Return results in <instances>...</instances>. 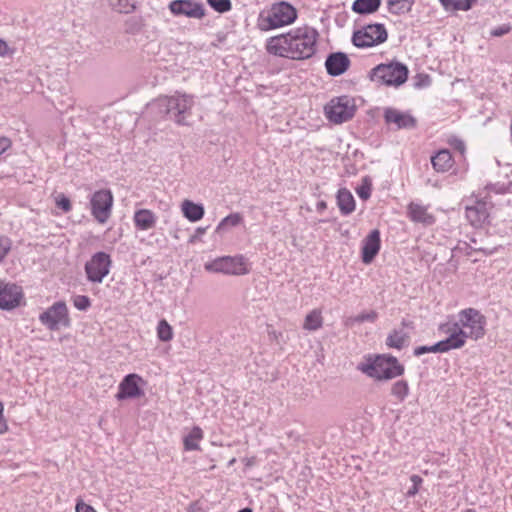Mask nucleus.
Returning <instances> with one entry per match:
<instances>
[{"label":"nucleus","instance_id":"1","mask_svg":"<svg viewBox=\"0 0 512 512\" xmlns=\"http://www.w3.org/2000/svg\"><path fill=\"white\" fill-rule=\"evenodd\" d=\"M318 36L314 28L298 27L288 33L270 37L266 50L269 54L292 60L308 59L316 52Z\"/></svg>","mask_w":512,"mask_h":512},{"label":"nucleus","instance_id":"2","mask_svg":"<svg viewBox=\"0 0 512 512\" xmlns=\"http://www.w3.org/2000/svg\"><path fill=\"white\" fill-rule=\"evenodd\" d=\"M487 318L476 308H465L457 313L455 320H449L439 326V330L448 334L453 349L465 346L467 340L478 341L486 335Z\"/></svg>","mask_w":512,"mask_h":512},{"label":"nucleus","instance_id":"3","mask_svg":"<svg viewBox=\"0 0 512 512\" xmlns=\"http://www.w3.org/2000/svg\"><path fill=\"white\" fill-rule=\"evenodd\" d=\"M153 105L157 107L160 113L167 115L176 124L188 125L187 118L191 116L194 97L186 93L176 92L171 96L159 97Z\"/></svg>","mask_w":512,"mask_h":512},{"label":"nucleus","instance_id":"4","mask_svg":"<svg viewBox=\"0 0 512 512\" xmlns=\"http://www.w3.org/2000/svg\"><path fill=\"white\" fill-rule=\"evenodd\" d=\"M297 18L296 9L288 2L274 3L269 10L262 11L257 20L262 31L277 29L292 24Z\"/></svg>","mask_w":512,"mask_h":512},{"label":"nucleus","instance_id":"5","mask_svg":"<svg viewBox=\"0 0 512 512\" xmlns=\"http://www.w3.org/2000/svg\"><path fill=\"white\" fill-rule=\"evenodd\" d=\"M359 369L366 375L378 379L388 380L401 376L404 373V366L394 356L378 355L374 360L362 364Z\"/></svg>","mask_w":512,"mask_h":512},{"label":"nucleus","instance_id":"6","mask_svg":"<svg viewBox=\"0 0 512 512\" xmlns=\"http://www.w3.org/2000/svg\"><path fill=\"white\" fill-rule=\"evenodd\" d=\"M408 68L399 62L380 64L372 69L371 79L387 86H400L406 82Z\"/></svg>","mask_w":512,"mask_h":512},{"label":"nucleus","instance_id":"7","mask_svg":"<svg viewBox=\"0 0 512 512\" xmlns=\"http://www.w3.org/2000/svg\"><path fill=\"white\" fill-rule=\"evenodd\" d=\"M204 269L211 273L237 276L249 273L248 263L243 255L218 257L210 262H206Z\"/></svg>","mask_w":512,"mask_h":512},{"label":"nucleus","instance_id":"8","mask_svg":"<svg viewBox=\"0 0 512 512\" xmlns=\"http://www.w3.org/2000/svg\"><path fill=\"white\" fill-rule=\"evenodd\" d=\"M388 38V32L383 24H368L355 31L352 43L358 48H369L384 43Z\"/></svg>","mask_w":512,"mask_h":512},{"label":"nucleus","instance_id":"9","mask_svg":"<svg viewBox=\"0 0 512 512\" xmlns=\"http://www.w3.org/2000/svg\"><path fill=\"white\" fill-rule=\"evenodd\" d=\"M39 321L50 331L71 325L69 311L64 301H57L39 315Z\"/></svg>","mask_w":512,"mask_h":512},{"label":"nucleus","instance_id":"10","mask_svg":"<svg viewBox=\"0 0 512 512\" xmlns=\"http://www.w3.org/2000/svg\"><path fill=\"white\" fill-rule=\"evenodd\" d=\"M329 121L341 124L350 120L355 114V105L348 96L333 98L324 108Z\"/></svg>","mask_w":512,"mask_h":512},{"label":"nucleus","instance_id":"11","mask_svg":"<svg viewBox=\"0 0 512 512\" xmlns=\"http://www.w3.org/2000/svg\"><path fill=\"white\" fill-rule=\"evenodd\" d=\"M112 260L109 254L97 252L85 264L87 279L93 283H101L109 274Z\"/></svg>","mask_w":512,"mask_h":512},{"label":"nucleus","instance_id":"12","mask_svg":"<svg viewBox=\"0 0 512 512\" xmlns=\"http://www.w3.org/2000/svg\"><path fill=\"white\" fill-rule=\"evenodd\" d=\"M112 205L113 195L110 190H98L91 196V214L100 224L106 223L110 218Z\"/></svg>","mask_w":512,"mask_h":512},{"label":"nucleus","instance_id":"13","mask_svg":"<svg viewBox=\"0 0 512 512\" xmlns=\"http://www.w3.org/2000/svg\"><path fill=\"white\" fill-rule=\"evenodd\" d=\"M169 9L174 16L202 19L205 16V8L202 3L194 0H173Z\"/></svg>","mask_w":512,"mask_h":512},{"label":"nucleus","instance_id":"14","mask_svg":"<svg viewBox=\"0 0 512 512\" xmlns=\"http://www.w3.org/2000/svg\"><path fill=\"white\" fill-rule=\"evenodd\" d=\"M140 383H143V379L138 374L131 373L126 375L118 386L116 399L121 401L141 397L144 392L140 387Z\"/></svg>","mask_w":512,"mask_h":512},{"label":"nucleus","instance_id":"15","mask_svg":"<svg viewBox=\"0 0 512 512\" xmlns=\"http://www.w3.org/2000/svg\"><path fill=\"white\" fill-rule=\"evenodd\" d=\"M384 121L392 129H413L417 121L409 112H402L396 108L387 107L384 109Z\"/></svg>","mask_w":512,"mask_h":512},{"label":"nucleus","instance_id":"16","mask_svg":"<svg viewBox=\"0 0 512 512\" xmlns=\"http://www.w3.org/2000/svg\"><path fill=\"white\" fill-rule=\"evenodd\" d=\"M22 288L13 283H0V309L11 310L20 305Z\"/></svg>","mask_w":512,"mask_h":512},{"label":"nucleus","instance_id":"17","mask_svg":"<svg viewBox=\"0 0 512 512\" xmlns=\"http://www.w3.org/2000/svg\"><path fill=\"white\" fill-rule=\"evenodd\" d=\"M491 207V203L477 201L474 205L466 208V218L472 226L482 227L488 223Z\"/></svg>","mask_w":512,"mask_h":512},{"label":"nucleus","instance_id":"18","mask_svg":"<svg viewBox=\"0 0 512 512\" xmlns=\"http://www.w3.org/2000/svg\"><path fill=\"white\" fill-rule=\"evenodd\" d=\"M381 247L380 232L372 230L362 241V261L365 264L371 263L379 253Z\"/></svg>","mask_w":512,"mask_h":512},{"label":"nucleus","instance_id":"19","mask_svg":"<svg viewBox=\"0 0 512 512\" xmlns=\"http://www.w3.org/2000/svg\"><path fill=\"white\" fill-rule=\"evenodd\" d=\"M350 66V59L343 52L331 53L327 56L325 67L331 76H339L345 73Z\"/></svg>","mask_w":512,"mask_h":512},{"label":"nucleus","instance_id":"20","mask_svg":"<svg viewBox=\"0 0 512 512\" xmlns=\"http://www.w3.org/2000/svg\"><path fill=\"white\" fill-rule=\"evenodd\" d=\"M407 216L412 222L420 223L423 226H431L436 222L433 214L428 212V208L424 205L411 202L407 206Z\"/></svg>","mask_w":512,"mask_h":512},{"label":"nucleus","instance_id":"21","mask_svg":"<svg viewBox=\"0 0 512 512\" xmlns=\"http://www.w3.org/2000/svg\"><path fill=\"white\" fill-rule=\"evenodd\" d=\"M133 221L137 229L146 231L155 227L157 216L149 209H139L135 211Z\"/></svg>","mask_w":512,"mask_h":512},{"label":"nucleus","instance_id":"22","mask_svg":"<svg viewBox=\"0 0 512 512\" xmlns=\"http://www.w3.org/2000/svg\"><path fill=\"white\" fill-rule=\"evenodd\" d=\"M431 163L435 171L443 173L452 168L454 160L448 149H442L431 157Z\"/></svg>","mask_w":512,"mask_h":512},{"label":"nucleus","instance_id":"23","mask_svg":"<svg viewBox=\"0 0 512 512\" xmlns=\"http://www.w3.org/2000/svg\"><path fill=\"white\" fill-rule=\"evenodd\" d=\"M336 199L340 213L343 216H348L355 210V199L348 189H339Z\"/></svg>","mask_w":512,"mask_h":512},{"label":"nucleus","instance_id":"24","mask_svg":"<svg viewBox=\"0 0 512 512\" xmlns=\"http://www.w3.org/2000/svg\"><path fill=\"white\" fill-rule=\"evenodd\" d=\"M381 4L382 0H355L351 10L359 15H369L377 12Z\"/></svg>","mask_w":512,"mask_h":512},{"label":"nucleus","instance_id":"25","mask_svg":"<svg viewBox=\"0 0 512 512\" xmlns=\"http://www.w3.org/2000/svg\"><path fill=\"white\" fill-rule=\"evenodd\" d=\"M181 207L183 215L191 222L201 220L205 213L202 204H196L190 200H184Z\"/></svg>","mask_w":512,"mask_h":512},{"label":"nucleus","instance_id":"26","mask_svg":"<svg viewBox=\"0 0 512 512\" xmlns=\"http://www.w3.org/2000/svg\"><path fill=\"white\" fill-rule=\"evenodd\" d=\"M450 350H454L452 348L451 343L449 342L448 338L441 340L434 345L431 346H419L414 349V355L415 356H421L425 353H445Z\"/></svg>","mask_w":512,"mask_h":512},{"label":"nucleus","instance_id":"27","mask_svg":"<svg viewBox=\"0 0 512 512\" xmlns=\"http://www.w3.org/2000/svg\"><path fill=\"white\" fill-rule=\"evenodd\" d=\"M203 431L200 427L194 426L191 431L184 437V449L186 451L200 450L199 441L203 439Z\"/></svg>","mask_w":512,"mask_h":512},{"label":"nucleus","instance_id":"28","mask_svg":"<svg viewBox=\"0 0 512 512\" xmlns=\"http://www.w3.org/2000/svg\"><path fill=\"white\" fill-rule=\"evenodd\" d=\"M408 339L409 335L407 332H405L403 329H395L388 335L386 344L391 348L400 350L406 345Z\"/></svg>","mask_w":512,"mask_h":512},{"label":"nucleus","instance_id":"29","mask_svg":"<svg viewBox=\"0 0 512 512\" xmlns=\"http://www.w3.org/2000/svg\"><path fill=\"white\" fill-rule=\"evenodd\" d=\"M323 325V318L319 310H312L305 317L303 328L308 331H316Z\"/></svg>","mask_w":512,"mask_h":512},{"label":"nucleus","instance_id":"30","mask_svg":"<svg viewBox=\"0 0 512 512\" xmlns=\"http://www.w3.org/2000/svg\"><path fill=\"white\" fill-rule=\"evenodd\" d=\"M243 221V217L240 213H231L225 218H223L220 223L217 225L215 232L222 233L226 231L228 228L236 227L241 224Z\"/></svg>","mask_w":512,"mask_h":512},{"label":"nucleus","instance_id":"31","mask_svg":"<svg viewBox=\"0 0 512 512\" xmlns=\"http://www.w3.org/2000/svg\"><path fill=\"white\" fill-rule=\"evenodd\" d=\"M388 10L392 14H403L409 12L414 4V0H387Z\"/></svg>","mask_w":512,"mask_h":512},{"label":"nucleus","instance_id":"32","mask_svg":"<svg viewBox=\"0 0 512 512\" xmlns=\"http://www.w3.org/2000/svg\"><path fill=\"white\" fill-rule=\"evenodd\" d=\"M391 394L397 398L398 401L403 402L409 394V385L406 380L396 381L391 388Z\"/></svg>","mask_w":512,"mask_h":512},{"label":"nucleus","instance_id":"33","mask_svg":"<svg viewBox=\"0 0 512 512\" xmlns=\"http://www.w3.org/2000/svg\"><path fill=\"white\" fill-rule=\"evenodd\" d=\"M157 337L163 342H168L173 338V329L165 319L158 322Z\"/></svg>","mask_w":512,"mask_h":512},{"label":"nucleus","instance_id":"34","mask_svg":"<svg viewBox=\"0 0 512 512\" xmlns=\"http://www.w3.org/2000/svg\"><path fill=\"white\" fill-rule=\"evenodd\" d=\"M109 2L112 9L119 13H131L135 9L134 4L130 0H110Z\"/></svg>","mask_w":512,"mask_h":512},{"label":"nucleus","instance_id":"35","mask_svg":"<svg viewBox=\"0 0 512 512\" xmlns=\"http://www.w3.org/2000/svg\"><path fill=\"white\" fill-rule=\"evenodd\" d=\"M378 318V314L376 311L371 310L368 312H362L354 317L348 319L347 324L351 323H363V322H375Z\"/></svg>","mask_w":512,"mask_h":512},{"label":"nucleus","instance_id":"36","mask_svg":"<svg viewBox=\"0 0 512 512\" xmlns=\"http://www.w3.org/2000/svg\"><path fill=\"white\" fill-rule=\"evenodd\" d=\"M207 3L215 11L225 13L231 10L232 4L230 0H207Z\"/></svg>","mask_w":512,"mask_h":512},{"label":"nucleus","instance_id":"37","mask_svg":"<svg viewBox=\"0 0 512 512\" xmlns=\"http://www.w3.org/2000/svg\"><path fill=\"white\" fill-rule=\"evenodd\" d=\"M446 4H442L446 10H463L467 11L470 9L469 3H465L464 0H448L445 2Z\"/></svg>","mask_w":512,"mask_h":512},{"label":"nucleus","instance_id":"38","mask_svg":"<svg viewBox=\"0 0 512 512\" xmlns=\"http://www.w3.org/2000/svg\"><path fill=\"white\" fill-rule=\"evenodd\" d=\"M410 480L412 482V486L406 492V496L409 498L414 497L419 492V488H420L421 484L423 483V479L419 475H416V474H413L410 477Z\"/></svg>","mask_w":512,"mask_h":512},{"label":"nucleus","instance_id":"39","mask_svg":"<svg viewBox=\"0 0 512 512\" xmlns=\"http://www.w3.org/2000/svg\"><path fill=\"white\" fill-rule=\"evenodd\" d=\"M73 305L80 311H86L91 306V301L88 296L76 295L73 298Z\"/></svg>","mask_w":512,"mask_h":512},{"label":"nucleus","instance_id":"40","mask_svg":"<svg viewBox=\"0 0 512 512\" xmlns=\"http://www.w3.org/2000/svg\"><path fill=\"white\" fill-rule=\"evenodd\" d=\"M11 249V241L5 236H0V262L6 257Z\"/></svg>","mask_w":512,"mask_h":512},{"label":"nucleus","instance_id":"41","mask_svg":"<svg viewBox=\"0 0 512 512\" xmlns=\"http://www.w3.org/2000/svg\"><path fill=\"white\" fill-rule=\"evenodd\" d=\"M56 204H57V207L60 208L61 210H63V212H65V213L71 211V209H72L70 199L63 194H60L57 197Z\"/></svg>","mask_w":512,"mask_h":512},{"label":"nucleus","instance_id":"42","mask_svg":"<svg viewBox=\"0 0 512 512\" xmlns=\"http://www.w3.org/2000/svg\"><path fill=\"white\" fill-rule=\"evenodd\" d=\"M208 228V226L196 228L194 234L189 237L188 243L195 244L197 242L202 241V236L207 232Z\"/></svg>","mask_w":512,"mask_h":512},{"label":"nucleus","instance_id":"43","mask_svg":"<svg viewBox=\"0 0 512 512\" xmlns=\"http://www.w3.org/2000/svg\"><path fill=\"white\" fill-rule=\"evenodd\" d=\"M75 511L76 512H97L91 505L86 504L81 498H77V500H76Z\"/></svg>","mask_w":512,"mask_h":512},{"label":"nucleus","instance_id":"44","mask_svg":"<svg viewBox=\"0 0 512 512\" xmlns=\"http://www.w3.org/2000/svg\"><path fill=\"white\" fill-rule=\"evenodd\" d=\"M511 27L509 25H501L499 27H496L491 30L490 35L493 37H501L503 35H506L510 32Z\"/></svg>","mask_w":512,"mask_h":512},{"label":"nucleus","instance_id":"45","mask_svg":"<svg viewBox=\"0 0 512 512\" xmlns=\"http://www.w3.org/2000/svg\"><path fill=\"white\" fill-rule=\"evenodd\" d=\"M357 194L361 199L367 200L371 195V187L369 185H362L357 189Z\"/></svg>","mask_w":512,"mask_h":512},{"label":"nucleus","instance_id":"46","mask_svg":"<svg viewBox=\"0 0 512 512\" xmlns=\"http://www.w3.org/2000/svg\"><path fill=\"white\" fill-rule=\"evenodd\" d=\"M12 143L11 140L7 137H0V156L5 153L10 147Z\"/></svg>","mask_w":512,"mask_h":512},{"label":"nucleus","instance_id":"47","mask_svg":"<svg viewBox=\"0 0 512 512\" xmlns=\"http://www.w3.org/2000/svg\"><path fill=\"white\" fill-rule=\"evenodd\" d=\"M3 404L2 402L0 401V434H3L7 431L8 429V425H7V422L3 416Z\"/></svg>","mask_w":512,"mask_h":512},{"label":"nucleus","instance_id":"48","mask_svg":"<svg viewBox=\"0 0 512 512\" xmlns=\"http://www.w3.org/2000/svg\"><path fill=\"white\" fill-rule=\"evenodd\" d=\"M9 50L10 49H9L8 44L4 40L0 39V56L4 57V56L8 55Z\"/></svg>","mask_w":512,"mask_h":512},{"label":"nucleus","instance_id":"49","mask_svg":"<svg viewBox=\"0 0 512 512\" xmlns=\"http://www.w3.org/2000/svg\"><path fill=\"white\" fill-rule=\"evenodd\" d=\"M316 209L318 212H323L324 210L327 209V203L325 201H319L316 205Z\"/></svg>","mask_w":512,"mask_h":512},{"label":"nucleus","instance_id":"50","mask_svg":"<svg viewBox=\"0 0 512 512\" xmlns=\"http://www.w3.org/2000/svg\"><path fill=\"white\" fill-rule=\"evenodd\" d=\"M458 148L463 152L464 151V144L463 142L459 141L458 142Z\"/></svg>","mask_w":512,"mask_h":512},{"label":"nucleus","instance_id":"51","mask_svg":"<svg viewBox=\"0 0 512 512\" xmlns=\"http://www.w3.org/2000/svg\"><path fill=\"white\" fill-rule=\"evenodd\" d=\"M238 512H252V509L246 507V508H243V509L239 510Z\"/></svg>","mask_w":512,"mask_h":512},{"label":"nucleus","instance_id":"52","mask_svg":"<svg viewBox=\"0 0 512 512\" xmlns=\"http://www.w3.org/2000/svg\"><path fill=\"white\" fill-rule=\"evenodd\" d=\"M476 0H464L465 3H469L470 5V8L472 7L473 3L475 2Z\"/></svg>","mask_w":512,"mask_h":512},{"label":"nucleus","instance_id":"53","mask_svg":"<svg viewBox=\"0 0 512 512\" xmlns=\"http://www.w3.org/2000/svg\"><path fill=\"white\" fill-rule=\"evenodd\" d=\"M464 512H476L474 509H466Z\"/></svg>","mask_w":512,"mask_h":512},{"label":"nucleus","instance_id":"54","mask_svg":"<svg viewBox=\"0 0 512 512\" xmlns=\"http://www.w3.org/2000/svg\"><path fill=\"white\" fill-rule=\"evenodd\" d=\"M441 4H446L445 2H448V0H439Z\"/></svg>","mask_w":512,"mask_h":512},{"label":"nucleus","instance_id":"55","mask_svg":"<svg viewBox=\"0 0 512 512\" xmlns=\"http://www.w3.org/2000/svg\"><path fill=\"white\" fill-rule=\"evenodd\" d=\"M273 337L277 338L276 332H273Z\"/></svg>","mask_w":512,"mask_h":512}]
</instances>
